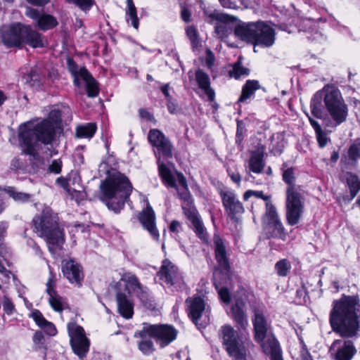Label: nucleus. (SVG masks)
<instances>
[{
  "label": "nucleus",
  "instance_id": "nucleus-29",
  "mask_svg": "<svg viewBox=\"0 0 360 360\" xmlns=\"http://www.w3.org/2000/svg\"><path fill=\"white\" fill-rule=\"evenodd\" d=\"M55 279L52 272H51L50 278L46 283V292L49 295V303L52 308L56 311H62L63 309V304L62 298L54 290Z\"/></svg>",
  "mask_w": 360,
  "mask_h": 360
},
{
  "label": "nucleus",
  "instance_id": "nucleus-16",
  "mask_svg": "<svg viewBox=\"0 0 360 360\" xmlns=\"http://www.w3.org/2000/svg\"><path fill=\"white\" fill-rule=\"evenodd\" d=\"M25 15L32 18L38 27L42 31H46L54 28L58 24L56 18L44 12L43 10H37L31 7L26 8Z\"/></svg>",
  "mask_w": 360,
  "mask_h": 360
},
{
  "label": "nucleus",
  "instance_id": "nucleus-14",
  "mask_svg": "<svg viewBox=\"0 0 360 360\" xmlns=\"http://www.w3.org/2000/svg\"><path fill=\"white\" fill-rule=\"evenodd\" d=\"M67 65L68 70L74 76V82L78 87L83 82L85 83L86 90H98V83L85 68H81L78 71L77 64L70 58H68Z\"/></svg>",
  "mask_w": 360,
  "mask_h": 360
},
{
  "label": "nucleus",
  "instance_id": "nucleus-55",
  "mask_svg": "<svg viewBox=\"0 0 360 360\" xmlns=\"http://www.w3.org/2000/svg\"><path fill=\"white\" fill-rule=\"evenodd\" d=\"M215 33L217 34L218 37L221 39L227 37L229 34L227 25L225 24H217L215 26Z\"/></svg>",
  "mask_w": 360,
  "mask_h": 360
},
{
  "label": "nucleus",
  "instance_id": "nucleus-22",
  "mask_svg": "<svg viewBox=\"0 0 360 360\" xmlns=\"http://www.w3.org/2000/svg\"><path fill=\"white\" fill-rule=\"evenodd\" d=\"M116 301L120 315L125 319H131L134 314V303L130 298V295L125 292H117Z\"/></svg>",
  "mask_w": 360,
  "mask_h": 360
},
{
  "label": "nucleus",
  "instance_id": "nucleus-63",
  "mask_svg": "<svg viewBox=\"0 0 360 360\" xmlns=\"http://www.w3.org/2000/svg\"><path fill=\"white\" fill-rule=\"evenodd\" d=\"M219 295L224 302L229 303L230 302V295L226 288H221L219 290Z\"/></svg>",
  "mask_w": 360,
  "mask_h": 360
},
{
  "label": "nucleus",
  "instance_id": "nucleus-54",
  "mask_svg": "<svg viewBox=\"0 0 360 360\" xmlns=\"http://www.w3.org/2000/svg\"><path fill=\"white\" fill-rule=\"evenodd\" d=\"M62 168V162L60 160H54L49 165L47 171L49 173L58 174L60 173Z\"/></svg>",
  "mask_w": 360,
  "mask_h": 360
},
{
  "label": "nucleus",
  "instance_id": "nucleus-34",
  "mask_svg": "<svg viewBox=\"0 0 360 360\" xmlns=\"http://www.w3.org/2000/svg\"><path fill=\"white\" fill-rule=\"evenodd\" d=\"M309 120L311 127L315 131L316 137L319 146L321 148L325 147L328 144V143L330 141V139L328 137V134L321 129L318 122H316V120L311 117H309Z\"/></svg>",
  "mask_w": 360,
  "mask_h": 360
},
{
  "label": "nucleus",
  "instance_id": "nucleus-9",
  "mask_svg": "<svg viewBox=\"0 0 360 360\" xmlns=\"http://www.w3.org/2000/svg\"><path fill=\"white\" fill-rule=\"evenodd\" d=\"M157 275L162 285L165 283L167 287H174L177 291L186 288V284L178 267L167 259L162 262Z\"/></svg>",
  "mask_w": 360,
  "mask_h": 360
},
{
  "label": "nucleus",
  "instance_id": "nucleus-52",
  "mask_svg": "<svg viewBox=\"0 0 360 360\" xmlns=\"http://www.w3.org/2000/svg\"><path fill=\"white\" fill-rule=\"evenodd\" d=\"M8 229L7 223L2 221L0 223V253H2L5 248L4 239Z\"/></svg>",
  "mask_w": 360,
  "mask_h": 360
},
{
  "label": "nucleus",
  "instance_id": "nucleus-11",
  "mask_svg": "<svg viewBox=\"0 0 360 360\" xmlns=\"http://www.w3.org/2000/svg\"><path fill=\"white\" fill-rule=\"evenodd\" d=\"M186 303L188 307V315L193 323L200 327H205L209 323L210 319L204 300L200 297H188Z\"/></svg>",
  "mask_w": 360,
  "mask_h": 360
},
{
  "label": "nucleus",
  "instance_id": "nucleus-3",
  "mask_svg": "<svg viewBox=\"0 0 360 360\" xmlns=\"http://www.w3.org/2000/svg\"><path fill=\"white\" fill-rule=\"evenodd\" d=\"M34 231L39 237L45 238L49 250L54 253L55 248H61L65 242L63 230L59 224V219L50 207H44L33 220Z\"/></svg>",
  "mask_w": 360,
  "mask_h": 360
},
{
  "label": "nucleus",
  "instance_id": "nucleus-4",
  "mask_svg": "<svg viewBox=\"0 0 360 360\" xmlns=\"http://www.w3.org/2000/svg\"><path fill=\"white\" fill-rule=\"evenodd\" d=\"M100 188L103 194L101 200L115 212L123 208L132 191L129 179L119 172L110 175L101 184Z\"/></svg>",
  "mask_w": 360,
  "mask_h": 360
},
{
  "label": "nucleus",
  "instance_id": "nucleus-38",
  "mask_svg": "<svg viewBox=\"0 0 360 360\" xmlns=\"http://www.w3.org/2000/svg\"><path fill=\"white\" fill-rule=\"evenodd\" d=\"M96 131V125L95 123H87L77 127L76 135L78 138H91Z\"/></svg>",
  "mask_w": 360,
  "mask_h": 360
},
{
  "label": "nucleus",
  "instance_id": "nucleus-40",
  "mask_svg": "<svg viewBox=\"0 0 360 360\" xmlns=\"http://www.w3.org/2000/svg\"><path fill=\"white\" fill-rule=\"evenodd\" d=\"M195 79L199 87L202 90H211L210 79L209 75L201 69H198L195 72Z\"/></svg>",
  "mask_w": 360,
  "mask_h": 360
},
{
  "label": "nucleus",
  "instance_id": "nucleus-10",
  "mask_svg": "<svg viewBox=\"0 0 360 360\" xmlns=\"http://www.w3.org/2000/svg\"><path fill=\"white\" fill-rule=\"evenodd\" d=\"M148 140L154 147V153L157 160L171 158L173 155V146L170 141L158 129H151Z\"/></svg>",
  "mask_w": 360,
  "mask_h": 360
},
{
  "label": "nucleus",
  "instance_id": "nucleus-46",
  "mask_svg": "<svg viewBox=\"0 0 360 360\" xmlns=\"http://www.w3.org/2000/svg\"><path fill=\"white\" fill-rule=\"evenodd\" d=\"M27 162L24 158L16 157L11 160L10 168L14 172H19L27 170Z\"/></svg>",
  "mask_w": 360,
  "mask_h": 360
},
{
  "label": "nucleus",
  "instance_id": "nucleus-32",
  "mask_svg": "<svg viewBox=\"0 0 360 360\" xmlns=\"http://www.w3.org/2000/svg\"><path fill=\"white\" fill-rule=\"evenodd\" d=\"M287 233L285 229L278 218V214L271 207V238H277L285 240Z\"/></svg>",
  "mask_w": 360,
  "mask_h": 360
},
{
  "label": "nucleus",
  "instance_id": "nucleus-30",
  "mask_svg": "<svg viewBox=\"0 0 360 360\" xmlns=\"http://www.w3.org/2000/svg\"><path fill=\"white\" fill-rule=\"evenodd\" d=\"M22 32V43H26L34 48L44 46L41 34L31 26L23 24Z\"/></svg>",
  "mask_w": 360,
  "mask_h": 360
},
{
  "label": "nucleus",
  "instance_id": "nucleus-8",
  "mask_svg": "<svg viewBox=\"0 0 360 360\" xmlns=\"http://www.w3.org/2000/svg\"><path fill=\"white\" fill-rule=\"evenodd\" d=\"M68 330L74 353L79 359H83L86 357L90 346L89 340L86 336L84 328L75 323H70L68 324Z\"/></svg>",
  "mask_w": 360,
  "mask_h": 360
},
{
  "label": "nucleus",
  "instance_id": "nucleus-36",
  "mask_svg": "<svg viewBox=\"0 0 360 360\" xmlns=\"http://www.w3.org/2000/svg\"><path fill=\"white\" fill-rule=\"evenodd\" d=\"M160 174L163 181L171 187H176V183L170 169L166 166L162 160H157Z\"/></svg>",
  "mask_w": 360,
  "mask_h": 360
},
{
  "label": "nucleus",
  "instance_id": "nucleus-41",
  "mask_svg": "<svg viewBox=\"0 0 360 360\" xmlns=\"http://www.w3.org/2000/svg\"><path fill=\"white\" fill-rule=\"evenodd\" d=\"M208 16L212 20H215L223 23L233 22L237 20V18L233 15L219 13L217 11L210 13Z\"/></svg>",
  "mask_w": 360,
  "mask_h": 360
},
{
  "label": "nucleus",
  "instance_id": "nucleus-5",
  "mask_svg": "<svg viewBox=\"0 0 360 360\" xmlns=\"http://www.w3.org/2000/svg\"><path fill=\"white\" fill-rule=\"evenodd\" d=\"M323 97L326 109L335 125L345 122L348 115V108L340 91H317L311 103L313 115L316 118H322L321 107Z\"/></svg>",
  "mask_w": 360,
  "mask_h": 360
},
{
  "label": "nucleus",
  "instance_id": "nucleus-33",
  "mask_svg": "<svg viewBox=\"0 0 360 360\" xmlns=\"http://www.w3.org/2000/svg\"><path fill=\"white\" fill-rule=\"evenodd\" d=\"M243 303L237 302L235 305L232 307L233 318L236 322L239 330H245L248 326V320L246 315L243 309Z\"/></svg>",
  "mask_w": 360,
  "mask_h": 360
},
{
  "label": "nucleus",
  "instance_id": "nucleus-19",
  "mask_svg": "<svg viewBox=\"0 0 360 360\" xmlns=\"http://www.w3.org/2000/svg\"><path fill=\"white\" fill-rule=\"evenodd\" d=\"M63 275L71 282L81 285L83 273L80 265L72 259L63 260L62 265Z\"/></svg>",
  "mask_w": 360,
  "mask_h": 360
},
{
  "label": "nucleus",
  "instance_id": "nucleus-64",
  "mask_svg": "<svg viewBox=\"0 0 360 360\" xmlns=\"http://www.w3.org/2000/svg\"><path fill=\"white\" fill-rule=\"evenodd\" d=\"M139 114L141 118L150 121V122H155V118L153 116L152 114H150L147 110L145 109H141L139 110Z\"/></svg>",
  "mask_w": 360,
  "mask_h": 360
},
{
  "label": "nucleus",
  "instance_id": "nucleus-39",
  "mask_svg": "<svg viewBox=\"0 0 360 360\" xmlns=\"http://www.w3.org/2000/svg\"><path fill=\"white\" fill-rule=\"evenodd\" d=\"M186 33L191 41L193 49H197L202 46L199 33L195 27L193 25L188 26L186 29Z\"/></svg>",
  "mask_w": 360,
  "mask_h": 360
},
{
  "label": "nucleus",
  "instance_id": "nucleus-60",
  "mask_svg": "<svg viewBox=\"0 0 360 360\" xmlns=\"http://www.w3.org/2000/svg\"><path fill=\"white\" fill-rule=\"evenodd\" d=\"M166 98L167 99V108L171 113H174L176 111V105L172 101V98L169 91H163Z\"/></svg>",
  "mask_w": 360,
  "mask_h": 360
},
{
  "label": "nucleus",
  "instance_id": "nucleus-31",
  "mask_svg": "<svg viewBox=\"0 0 360 360\" xmlns=\"http://www.w3.org/2000/svg\"><path fill=\"white\" fill-rule=\"evenodd\" d=\"M264 167V148H258L255 151H252L248 161L249 169L255 173L259 174L262 172Z\"/></svg>",
  "mask_w": 360,
  "mask_h": 360
},
{
  "label": "nucleus",
  "instance_id": "nucleus-51",
  "mask_svg": "<svg viewBox=\"0 0 360 360\" xmlns=\"http://www.w3.org/2000/svg\"><path fill=\"white\" fill-rule=\"evenodd\" d=\"M67 1L76 4L83 11L89 10L94 4V0H67Z\"/></svg>",
  "mask_w": 360,
  "mask_h": 360
},
{
  "label": "nucleus",
  "instance_id": "nucleus-43",
  "mask_svg": "<svg viewBox=\"0 0 360 360\" xmlns=\"http://www.w3.org/2000/svg\"><path fill=\"white\" fill-rule=\"evenodd\" d=\"M4 191L15 200L26 202L30 198V195L26 193L18 192L13 187H7L4 188Z\"/></svg>",
  "mask_w": 360,
  "mask_h": 360
},
{
  "label": "nucleus",
  "instance_id": "nucleus-2",
  "mask_svg": "<svg viewBox=\"0 0 360 360\" xmlns=\"http://www.w3.org/2000/svg\"><path fill=\"white\" fill-rule=\"evenodd\" d=\"M55 126L49 120H44L40 122L30 120L19 127V138L25 146L23 152L30 155L32 168L35 170L41 162L37 152L39 142L49 145L54 140Z\"/></svg>",
  "mask_w": 360,
  "mask_h": 360
},
{
  "label": "nucleus",
  "instance_id": "nucleus-48",
  "mask_svg": "<svg viewBox=\"0 0 360 360\" xmlns=\"http://www.w3.org/2000/svg\"><path fill=\"white\" fill-rule=\"evenodd\" d=\"M39 75L36 69L31 70L30 72L23 77V80L26 83H30V87H37L38 84Z\"/></svg>",
  "mask_w": 360,
  "mask_h": 360
},
{
  "label": "nucleus",
  "instance_id": "nucleus-6",
  "mask_svg": "<svg viewBox=\"0 0 360 360\" xmlns=\"http://www.w3.org/2000/svg\"><path fill=\"white\" fill-rule=\"evenodd\" d=\"M220 335L227 352L233 358V360H247L246 349L232 326L229 325L222 326L220 330Z\"/></svg>",
  "mask_w": 360,
  "mask_h": 360
},
{
  "label": "nucleus",
  "instance_id": "nucleus-57",
  "mask_svg": "<svg viewBox=\"0 0 360 360\" xmlns=\"http://www.w3.org/2000/svg\"><path fill=\"white\" fill-rule=\"evenodd\" d=\"M49 120L54 126L61 121V113L58 110H53L49 114V117L46 119Z\"/></svg>",
  "mask_w": 360,
  "mask_h": 360
},
{
  "label": "nucleus",
  "instance_id": "nucleus-15",
  "mask_svg": "<svg viewBox=\"0 0 360 360\" xmlns=\"http://www.w3.org/2000/svg\"><path fill=\"white\" fill-rule=\"evenodd\" d=\"M148 327L150 330V335L156 339L162 347L168 345L176 337L177 332L171 326L148 324Z\"/></svg>",
  "mask_w": 360,
  "mask_h": 360
},
{
  "label": "nucleus",
  "instance_id": "nucleus-35",
  "mask_svg": "<svg viewBox=\"0 0 360 360\" xmlns=\"http://www.w3.org/2000/svg\"><path fill=\"white\" fill-rule=\"evenodd\" d=\"M177 180L181 188H179L176 185L175 188H176L178 191L180 198L188 204L191 203V196L188 189L186 178L181 173H178Z\"/></svg>",
  "mask_w": 360,
  "mask_h": 360
},
{
  "label": "nucleus",
  "instance_id": "nucleus-17",
  "mask_svg": "<svg viewBox=\"0 0 360 360\" xmlns=\"http://www.w3.org/2000/svg\"><path fill=\"white\" fill-rule=\"evenodd\" d=\"M330 352L335 360H351L356 350L350 340H335L330 346Z\"/></svg>",
  "mask_w": 360,
  "mask_h": 360
},
{
  "label": "nucleus",
  "instance_id": "nucleus-56",
  "mask_svg": "<svg viewBox=\"0 0 360 360\" xmlns=\"http://www.w3.org/2000/svg\"><path fill=\"white\" fill-rule=\"evenodd\" d=\"M31 317L34 320L36 323L40 328L44 326V324L48 321L44 319L42 314L38 310H34L32 311L31 314Z\"/></svg>",
  "mask_w": 360,
  "mask_h": 360
},
{
  "label": "nucleus",
  "instance_id": "nucleus-59",
  "mask_svg": "<svg viewBox=\"0 0 360 360\" xmlns=\"http://www.w3.org/2000/svg\"><path fill=\"white\" fill-rule=\"evenodd\" d=\"M261 86L257 80H248L242 90H257Z\"/></svg>",
  "mask_w": 360,
  "mask_h": 360
},
{
  "label": "nucleus",
  "instance_id": "nucleus-24",
  "mask_svg": "<svg viewBox=\"0 0 360 360\" xmlns=\"http://www.w3.org/2000/svg\"><path fill=\"white\" fill-rule=\"evenodd\" d=\"M183 210L187 219L191 222L193 229L198 237L203 240H207V237L205 229L198 215L195 208L189 206L188 207H183Z\"/></svg>",
  "mask_w": 360,
  "mask_h": 360
},
{
  "label": "nucleus",
  "instance_id": "nucleus-62",
  "mask_svg": "<svg viewBox=\"0 0 360 360\" xmlns=\"http://www.w3.org/2000/svg\"><path fill=\"white\" fill-rule=\"evenodd\" d=\"M214 63V56L210 49L206 50L205 63L208 67H212Z\"/></svg>",
  "mask_w": 360,
  "mask_h": 360
},
{
  "label": "nucleus",
  "instance_id": "nucleus-42",
  "mask_svg": "<svg viewBox=\"0 0 360 360\" xmlns=\"http://www.w3.org/2000/svg\"><path fill=\"white\" fill-rule=\"evenodd\" d=\"M249 72V69L242 66L240 61H238L234 63L232 69L229 70V74L230 77L238 79L242 75H248Z\"/></svg>",
  "mask_w": 360,
  "mask_h": 360
},
{
  "label": "nucleus",
  "instance_id": "nucleus-21",
  "mask_svg": "<svg viewBox=\"0 0 360 360\" xmlns=\"http://www.w3.org/2000/svg\"><path fill=\"white\" fill-rule=\"evenodd\" d=\"M139 219L144 229H147L153 238L155 240L159 238V233L155 227V213L150 205H148L142 211L139 217Z\"/></svg>",
  "mask_w": 360,
  "mask_h": 360
},
{
  "label": "nucleus",
  "instance_id": "nucleus-44",
  "mask_svg": "<svg viewBox=\"0 0 360 360\" xmlns=\"http://www.w3.org/2000/svg\"><path fill=\"white\" fill-rule=\"evenodd\" d=\"M291 269L290 263L287 259H281L275 265V270L279 276H286Z\"/></svg>",
  "mask_w": 360,
  "mask_h": 360
},
{
  "label": "nucleus",
  "instance_id": "nucleus-18",
  "mask_svg": "<svg viewBox=\"0 0 360 360\" xmlns=\"http://www.w3.org/2000/svg\"><path fill=\"white\" fill-rule=\"evenodd\" d=\"M220 195L223 205L232 219L236 218V214L244 212V207L242 203L236 198L233 193L230 191H221Z\"/></svg>",
  "mask_w": 360,
  "mask_h": 360
},
{
  "label": "nucleus",
  "instance_id": "nucleus-37",
  "mask_svg": "<svg viewBox=\"0 0 360 360\" xmlns=\"http://www.w3.org/2000/svg\"><path fill=\"white\" fill-rule=\"evenodd\" d=\"M347 183L350 191V197L348 198V200L351 201L355 198L358 192L360 191V180L357 176L348 173L347 176Z\"/></svg>",
  "mask_w": 360,
  "mask_h": 360
},
{
  "label": "nucleus",
  "instance_id": "nucleus-13",
  "mask_svg": "<svg viewBox=\"0 0 360 360\" xmlns=\"http://www.w3.org/2000/svg\"><path fill=\"white\" fill-rule=\"evenodd\" d=\"M22 23L15 22L0 27V39L8 48L19 47L22 44Z\"/></svg>",
  "mask_w": 360,
  "mask_h": 360
},
{
  "label": "nucleus",
  "instance_id": "nucleus-28",
  "mask_svg": "<svg viewBox=\"0 0 360 360\" xmlns=\"http://www.w3.org/2000/svg\"><path fill=\"white\" fill-rule=\"evenodd\" d=\"M257 25V30L255 32V41L254 45H264L266 47L270 46V26L265 22L257 21L254 22ZM255 49V47H254Z\"/></svg>",
  "mask_w": 360,
  "mask_h": 360
},
{
  "label": "nucleus",
  "instance_id": "nucleus-20",
  "mask_svg": "<svg viewBox=\"0 0 360 360\" xmlns=\"http://www.w3.org/2000/svg\"><path fill=\"white\" fill-rule=\"evenodd\" d=\"M122 281L126 283L127 294L130 295L131 291L134 292L141 300L143 301L147 298L146 291L141 286L135 275L131 273H125L122 275Z\"/></svg>",
  "mask_w": 360,
  "mask_h": 360
},
{
  "label": "nucleus",
  "instance_id": "nucleus-27",
  "mask_svg": "<svg viewBox=\"0 0 360 360\" xmlns=\"http://www.w3.org/2000/svg\"><path fill=\"white\" fill-rule=\"evenodd\" d=\"M254 312L255 319L253 323L255 332V340L259 342H262L266 334V320L264 316L262 310L255 309Z\"/></svg>",
  "mask_w": 360,
  "mask_h": 360
},
{
  "label": "nucleus",
  "instance_id": "nucleus-45",
  "mask_svg": "<svg viewBox=\"0 0 360 360\" xmlns=\"http://www.w3.org/2000/svg\"><path fill=\"white\" fill-rule=\"evenodd\" d=\"M271 360H283V352L278 341L271 335Z\"/></svg>",
  "mask_w": 360,
  "mask_h": 360
},
{
  "label": "nucleus",
  "instance_id": "nucleus-25",
  "mask_svg": "<svg viewBox=\"0 0 360 360\" xmlns=\"http://www.w3.org/2000/svg\"><path fill=\"white\" fill-rule=\"evenodd\" d=\"M256 30L257 25L254 22H240L236 26L234 34L238 39L254 44Z\"/></svg>",
  "mask_w": 360,
  "mask_h": 360
},
{
  "label": "nucleus",
  "instance_id": "nucleus-58",
  "mask_svg": "<svg viewBox=\"0 0 360 360\" xmlns=\"http://www.w3.org/2000/svg\"><path fill=\"white\" fill-rule=\"evenodd\" d=\"M283 180L285 181V182L287 183L288 184H289L288 188L290 186L294 187L292 186V184L295 180V176H294V172H293L292 169H286L283 172Z\"/></svg>",
  "mask_w": 360,
  "mask_h": 360
},
{
  "label": "nucleus",
  "instance_id": "nucleus-49",
  "mask_svg": "<svg viewBox=\"0 0 360 360\" xmlns=\"http://www.w3.org/2000/svg\"><path fill=\"white\" fill-rule=\"evenodd\" d=\"M2 306L7 315L12 314L15 310L14 304L6 295L4 296Z\"/></svg>",
  "mask_w": 360,
  "mask_h": 360
},
{
  "label": "nucleus",
  "instance_id": "nucleus-53",
  "mask_svg": "<svg viewBox=\"0 0 360 360\" xmlns=\"http://www.w3.org/2000/svg\"><path fill=\"white\" fill-rule=\"evenodd\" d=\"M349 158L353 161H356L360 158V143L352 145L348 151Z\"/></svg>",
  "mask_w": 360,
  "mask_h": 360
},
{
  "label": "nucleus",
  "instance_id": "nucleus-61",
  "mask_svg": "<svg viewBox=\"0 0 360 360\" xmlns=\"http://www.w3.org/2000/svg\"><path fill=\"white\" fill-rule=\"evenodd\" d=\"M41 328L49 335H55L57 332L55 326L49 321H47Z\"/></svg>",
  "mask_w": 360,
  "mask_h": 360
},
{
  "label": "nucleus",
  "instance_id": "nucleus-23",
  "mask_svg": "<svg viewBox=\"0 0 360 360\" xmlns=\"http://www.w3.org/2000/svg\"><path fill=\"white\" fill-rule=\"evenodd\" d=\"M183 210L187 219L191 222L193 229L198 237L203 240H207V237L205 229L198 215L195 208L189 206L188 207H183Z\"/></svg>",
  "mask_w": 360,
  "mask_h": 360
},
{
  "label": "nucleus",
  "instance_id": "nucleus-26",
  "mask_svg": "<svg viewBox=\"0 0 360 360\" xmlns=\"http://www.w3.org/2000/svg\"><path fill=\"white\" fill-rule=\"evenodd\" d=\"M150 333L148 323H144L143 329L136 333L134 335L135 337L141 339L138 346L140 351L144 354H150L154 351V345L150 340L153 336Z\"/></svg>",
  "mask_w": 360,
  "mask_h": 360
},
{
  "label": "nucleus",
  "instance_id": "nucleus-12",
  "mask_svg": "<svg viewBox=\"0 0 360 360\" xmlns=\"http://www.w3.org/2000/svg\"><path fill=\"white\" fill-rule=\"evenodd\" d=\"M213 243L215 259L218 264V267L215 269L214 273V283L216 288H218L219 286L217 283V278L223 271L227 273L230 270V264L224 240L219 235L214 234Z\"/></svg>",
  "mask_w": 360,
  "mask_h": 360
},
{
  "label": "nucleus",
  "instance_id": "nucleus-1",
  "mask_svg": "<svg viewBox=\"0 0 360 360\" xmlns=\"http://www.w3.org/2000/svg\"><path fill=\"white\" fill-rule=\"evenodd\" d=\"M333 331L342 338L356 336L360 328V304L355 297L344 296L333 302L330 313Z\"/></svg>",
  "mask_w": 360,
  "mask_h": 360
},
{
  "label": "nucleus",
  "instance_id": "nucleus-47",
  "mask_svg": "<svg viewBox=\"0 0 360 360\" xmlns=\"http://www.w3.org/2000/svg\"><path fill=\"white\" fill-rule=\"evenodd\" d=\"M127 15H128L131 20L132 26L137 30L139 28V18L137 17L136 8L134 5L127 6V10L126 11Z\"/></svg>",
  "mask_w": 360,
  "mask_h": 360
},
{
  "label": "nucleus",
  "instance_id": "nucleus-7",
  "mask_svg": "<svg viewBox=\"0 0 360 360\" xmlns=\"http://www.w3.org/2000/svg\"><path fill=\"white\" fill-rule=\"evenodd\" d=\"M304 210V201L301 194L295 187L290 186L287 189L286 218L291 225L297 224L301 218Z\"/></svg>",
  "mask_w": 360,
  "mask_h": 360
},
{
  "label": "nucleus",
  "instance_id": "nucleus-50",
  "mask_svg": "<svg viewBox=\"0 0 360 360\" xmlns=\"http://www.w3.org/2000/svg\"><path fill=\"white\" fill-rule=\"evenodd\" d=\"M254 196L257 198H262L264 200H268L269 196L264 195L262 191L248 190L243 194L244 200H248L250 197Z\"/></svg>",
  "mask_w": 360,
  "mask_h": 360
}]
</instances>
